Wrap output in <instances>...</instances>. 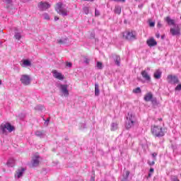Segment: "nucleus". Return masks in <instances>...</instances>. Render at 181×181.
Listing matches in <instances>:
<instances>
[{"instance_id": "nucleus-5", "label": "nucleus", "mask_w": 181, "mask_h": 181, "mask_svg": "<svg viewBox=\"0 0 181 181\" xmlns=\"http://www.w3.org/2000/svg\"><path fill=\"white\" fill-rule=\"evenodd\" d=\"M62 97H69V85L60 84L59 86Z\"/></svg>"}, {"instance_id": "nucleus-24", "label": "nucleus", "mask_w": 181, "mask_h": 181, "mask_svg": "<svg viewBox=\"0 0 181 181\" xmlns=\"http://www.w3.org/2000/svg\"><path fill=\"white\" fill-rule=\"evenodd\" d=\"M111 131H117L118 129V123H112Z\"/></svg>"}, {"instance_id": "nucleus-48", "label": "nucleus", "mask_w": 181, "mask_h": 181, "mask_svg": "<svg viewBox=\"0 0 181 181\" xmlns=\"http://www.w3.org/2000/svg\"><path fill=\"white\" fill-rule=\"evenodd\" d=\"M81 128H83V129L86 128V124H82Z\"/></svg>"}, {"instance_id": "nucleus-26", "label": "nucleus", "mask_w": 181, "mask_h": 181, "mask_svg": "<svg viewBox=\"0 0 181 181\" xmlns=\"http://www.w3.org/2000/svg\"><path fill=\"white\" fill-rule=\"evenodd\" d=\"M115 13H117V15L121 14V6H115Z\"/></svg>"}, {"instance_id": "nucleus-55", "label": "nucleus", "mask_w": 181, "mask_h": 181, "mask_svg": "<svg viewBox=\"0 0 181 181\" xmlns=\"http://www.w3.org/2000/svg\"><path fill=\"white\" fill-rule=\"evenodd\" d=\"M147 70H151V69H150V68H148Z\"/></svg>"}, {"instance_id": "nucleus-30", "label": "nucleus", "mask_w": 181, "mask_h": 181, "mask_svg": "<svg viewBox=\"0 0 181 181\" xmlns=\"http://www.w3.org/2000/svg\"><path fill=\"white\" fill-rule=\"evenodd\" d=\"M96 67H97L99 70L103 69V63H101V62H97Z\"/></svg>"}, {"instance_id": "nucleus-47", "label": "nucleus", "mask_w": 181, "mask_h": 181, "mask_svg": "<svg viewBox=\"0 0 181 181\" xmlns=\"http://www.w3.org/2000/svg\"><path fill=\"white\" fill-rule=\"evenodd\" d=\"M30 1H32V0H23V2L26 3V2H29Z\"/></svg>"}, {"instance_id": "nucleus-31", "label": "nucleus", "mask_w": 181, "mask_h": 181, "mask_svg": "<svg viewBox=\"0 0 181 181\" xmlns=\"http://www.w3.org/2000/svg\"><path fill=\"white\" fill-rule=\"evenodd\" d=\"M148 25H149V26H150L151 28H153V27H155V22H153V21L149 20V21H148Z\"/></svg>"}, {"instance_id": "nucleus-44", "label": "nucleus", "mask_w": 181, "mask_h": 181, "mask_svg": "<svg viewBox=\"0 0 181 181\" xmlns=\"http://www.w3.org/2000/svg\"><path fill=\"white\" fill-rule=\"evenodd\" d=\"M155 160H153V161H148V165H150V166H153V165H155Z\"/></svg>"}, {"instance_id": "nucleus-17", "label": "nucleus", "mask_w": 181, "mask_h": 181, "mask_svg": "<svg viewBox=\"0 0 181 181\" xmlns=\"http://www.w3.org/2000/svg\"><path fill=\"white\" fill-rule=\"evenodd\" d=\"M141 76H142L143 78H144V80H146V81H151V76L149 75L148 71H146L145 70L142 71Z\"/></svg>"}, {"instance_id": "nucleus-18", "label": "nucleus", "mask_w": 181, "mask_h": 181, "mask_svg": "<svg viewBox=\"0 0 181 181\" xmlns=\"http://www.w3.org/2000/svg\"><path fill=\"white\" fill-rule=\"evenodd\" d=\"M153 77L156 80H159V78L162 77V71H160V69L156 70L153 74Z\"/></svg>"}, {"instance_id": "nucleus-21", "label": "nucleus", "mask_w": 181, "mask_h": 181, "mask_svg": "<svg viewBox=\"0 0 181 181\" xmlns=\"http://www.w3.org/2000/svg\"><path fill=\"white\" fill-rule=\"evenodd\" d=\"M14 37L16 40H20L21 39H22V32L16 30Z\"/></svg>"}, {"instance_id": "nucleus-33", "label": "nucleus", "mask_w": 181, "mask_h": 181, "mask_svg": "<svg viewBox=\"0 0 181 181\" xmlns=\"http://www.w3.org/2000/svg\"><path fill=\"white\" fill-rule=\"evenodd\" d=\"M150 101H151L153 105H156V104L158 103L157 100H156V98H152V99Z\"/></svg>"}, {"instance_id": "nucleus-28", "label": "nucleus", "mask_w": 181, "mask_h": 181, "mask_svg": "<svg viewBox=\"0 0 181 181\" xmlns=\"http://www.w3.org/2000/svg\"><path fill=\"white\" fill-rule=\"evenodd\" d=\"M35 135L36 136H38L39 138H43V136H45V134H43L42 132L40 131H37L35 132Z\"/></svg>"}, {"instance_id": "nucleus-35", "label": "nucleus", "mask_w": 181, "mask_h": 181, "mask_svg": "<svg viewBox=\"0 0 181 181\" xmlns=\"http://www.w3.org/2000/svg\"><path fill=\"white\" fill-rule=\"evenodd\" d=\"M83 63H85V64H88L90 63V59L87 57H85L83 59Z\"/></svg>"}, {"instance_id": "nucleus-37", "label": "nucleus", "mask_w": 181, "mask_h": 181, "mask_svg": "<svg viewBox=\"0 0 181 181\" xmlns=\"http://www.w3.org/2000/svg\"><path fill=\"white\" fill-rule=\"evenodd\" d=\"M95 16H100V11L97 8L95 9Z\"/></svg>"}, {"instance_id": "nucleus-54", "label": "nucleus", "mask_w": 181, "mask_h": 181, "mask_svg": "<svg viewBox=\"0 0 181 181\" xmlns=\"http://www.w3.org/2000/svg\"><path fill=\"white\" fill-rule=\"evenodd\" d=\"M1 84H2V81L0 80V86H1Z\"/></svg>"}, {"instance_id": "nucleus-29", "label": "nucleus", "mask_w": 181, "mask_h": 181, "mask_svg": "<svg viewBox=\"0 0 181 181\" xmlns=\"http://www.w3.org/2000/svg\"><path fill=\"white\" fill-rule=\"evenodd\" d=\"M141 88L138 87L136 88L135 89L133 90V93H134V94H139V93H141Z\"/></svg>"}, {"instance_id": "nucleus-36", "label": "nucleus", "mask_w": 181, "mask_h": 181, "mask_svg": "<svg viewBox=\"0 0 181 181\" xmlns=\"http://www.w3.org/2000/svg\"><path fill=\"white\" fill-rule=\"evenodd\" d=\"M175 90H176V91H180L181 90V84L177 85L175 87Z\"/></svg>"}, {"instance_id": "nucleus-12", "label": "nucleus", "mask_w": 181, "mask_h": 181, "mask_svg": "<svg viewBox=\"0 0 181 181\" xmlns=\"http://www.w3.org/2000/svg\"><path fill=\"white\" fill-rule=\"evenodd\" d=\"M25 168H21L18 169L16 171V174H15V179H21V177H22V176H23V173H25Z\"/></svg>"}, {"instance_id": "nucleus-9", "label": "nucleus", "mask_w": 181, "mask_h": 181, "mask_svg": "<svg viewBox=\"0 0 181 181\" xmlns=\"http://www.w3.org/2000/svg\"><path fill=\"white\" fill-rule=\"evenodd\" d=\"M39 163H40V156L39 154L35 153L32 160L33 168H37V166H39Z\"/></svg>"}, {"instance_id": "nucleus-16", "label": "nucleus", "mask_w": 181, "mask_h": 181, "mask_svg": "<svg viewBox=\"0 0 181 181\" xmlns=\"http://www.w3.org/2000/svg\"><path fill=\"white\" fill-rule=\"evenodd\" d=\"M147 45L149 46V47H153V46H156L158 45V42L153 37H151L147 40Z\"/></svg>"}, {"instance_id": "nucleus-19", "label": "nucleus", "mask_w": 181, "mask_h": 181, "mask_svg": "<svg viewBox=\"0 0 181 181\" xmlns=\"http://www.w3.org/2000/svg\"><path fill=\"white\" fill-rule=\"evenodd\" d=\"M153 98V95L152 93L149 92L144 95V101L149 102Z\"/></svg>"}, {"instance_id": "nucleus-42", "label": "nucleus", "mask_w": 181, "mask_h": 181, "mask_svg": "<svg viewBox=\"0 0 181 181\" xmlns=\"http://www.w3.org/2000/svg\"><path fill=\"white\" fill-rule=\"evenodd\" d=\"M152 156H153V160H156V156H158V153H152Z\"/></svg>"}, {"instance_id": "nucleus-2", "label": "nucleus", "mask_w": 181, "mask_h": 181, "mask_svg": "<svg viewBox=\"0 0 181 181\" xmlns=\"http://www.w3.org/2000/svg\"><path fill=\"white\" fill-rule=\"evenodd\" d=\"M55 10L59 15H62V16H67V6L63 4L62 2H59L57 4V6L55 7Z\"/></svg>"}, {"instance_id": "nucleus-50", "label": "nucleus", "mask_w": 181, "mask_h": 181, "mask_svg": "<svg viewBox=\"0 0 181 181\" xmlns=\"http://www.w3.org/2000/svg\"><path fill=\"white\" fill-rule=\"evenodd\" d=\"M90 181H95V179L94 178V177H91Z\"/></svg>"}, {"instance_id": "nucleus-7", "label": "nucleus", "mask_w": 181, "mask_h": 181, "mask_svg": "<svg viewBox=\"0 0 181 181\" xmlns=\"http://www.w3.org/2000/svg\"><path fill=\"white\" fill-rule=\"evenodd\" d=\"M50 6H52V5L47 1H40L37 4V8L39 11H41L42 12L47 11V9H49Z\"/></svg>"}, {"instance_id": "nucleus-34", "label": "nucleus", "mask_w": 181, "mask_h": 181, "mask_svg": "<svg viewBox=\"0 0 181 181\" xmlns=\"http://www.w3.org/2000/svg\"><path fill=\"white\" fill-rule=\"evenodd\" d=\"M83 12H84V13H86V15H88V13H89L88 7H84L83 8Z\"/></svg>"}, {"instance_id": "nucleus-56", "label": "nucleus", "mask_w": 181, "mask_h": 181, "mask_svg": "<svg viewBox=\"0 0 181 181\" xmlns=\"http://www.w3.org/2000/svg\"><path fill=\"white\" fill-rule=\"evenodd\" d=\"M2 42H0V45H1Z\"/></svg>"}, {"instance_id": "nucleus-13", "label": "nucleus", "mask_w": 181, "mask_h": 181, "mask_svg": "<svg viewBox=\"0 0 181 181\" xmlns=\"http://www.w3.org/2000/svg\"><path fill=\"white\" fill-rule=\"evenodd\" d=\"M52 73L53 77H54V78H57V80H64V76H63V74H62V73H59L56 70H53L52 71Z\"/></svg>"}, {"instance_id": "nucleus-8", "label": "nucleus", "mask_w": 181, "mask_h": 181, "mask_svg": "<svg viewBox=\"0 0 181 181\" xmlns=\"http://www.w3.org/2000/svg\"><path fill=\"white\" fill-rule=\"evenodd\" d=\"M20 81L21 82V84H23V86H29L30 84V76L23 74L21 76Z\"/></svg>"}, {"instance_id": "nucleus-25", "label": "nucleus", "mask_w": 181, "mask_h": 181, "mask_svg": "<svg viewBox=\"0 0 181 181\" xmlns=\"http://www.w3.org/2000/svg\"><path fill=\"white\" fill-rule=\"evenodd\" d=\"M42 16L45 21H50V16L47 13H42Z\"/></svg>"}, {"instance_id": "nucleus-53", "label": "nucleus", "mask_w": 181, "mask_h": 181, "mask_svg": "<svg viewBox=\"0 0 181 181\" xmlns=\"http://www.w3.org/2000/svg\"><path fill=\"white\" fill-rule=\"evenodd\" d=\"M153 170H154L153 168H150V172L152 173V172H153Z\"/></svg>"}, {"instance_id": "nucleus-27", "label": "nucleus", "mask_w": 181, "mask_h": 181, "mask_svg": "<svg viewBox=\"0 0 181 181\" xmlns=\"http://www.w3.org/2000/svg\"><path fill=\"white\" fill-rule=\"evenodd\" d=\"M35 110L37 111H43V110H45V107L42 105H38L35 107Z\"/></svg>"}, {"instance_id": "nucleus-22", "label": "nucleus", "mask_w": 181, "mask_h": 181, "mask_svg": "<svg viewBox=\"0 0 181 181\" xmlns=\"http://www.w3.org/2000/svg\"><path fill=\"white\" fill-rule=\"evenodd\" d=\"M114 60L117 64V66H120L121 65V57L118 55H115L114 57Z\"/></svg>"}, {"instance_id": "nucleus-32", "label": "nucleus", "mask_w": 181, "mask_h": 181, "mask_svg": "<svg viewBox=\"0 0 181 181\" xmlns=\"http://www.w3.org/2000/svg\"><path fill=\"white\" fill-rule=\"evenodd\" d=\"M67 42V39H60L58 40V42L61 45H63L64 43H66Z\"/></svg>"}, {"instance_id": "nucleus-15", "label": "nucleus", "mask_w": 181, "mask_h": 181, "mask_svg": "<svg viewBox=\"0 0 181 181\" xmlns=\"http://www.w3.org/2000/svg\"><path fill=\"white\" fill-rule=\"evenodd\" d=\"M21 67H30L32 62L29 59H23L21 62Z\"/></svg>"}, {"instance_id": "nucleus-10", "label": "nucleus", "mask_w": 181, "mask_h": 181, "mask_svg": "<svg viewBox=\"0 0 181 181\" xmlns=\"http://www.w3.org/2000/svg\"><path fill=\"white\" fill-rule=\"evenodd\" d=\"M167 81L169 84H177L179 83V78L176 76L168 75L167 76Z\"/></svg>"}, {"instance_id": "nucleus-23", "label": "nucleus", "mask_w": 181, "mask_h": 181, "mask_svg": "<svg viewBox=\"0 0 181 181\" xmlns=\"http://www.w3.org/2000/svg\"><path fill=\"white\" fill-rule=\"evenodd\" d=\"M95 95L98 97L100 95V88L98 83H95Z\"/></svg>"}, {"instance_id": "nucleus-43", "label": "nucleus", "mask_w": 181, "mask_h": 181, "mask_svg": "<svg viewBox=\"0 0 181 181\" xmlns=\"http://www.w3.org/2000/svg\"><path fill=\"white\" fill-rule=\"evenodd\" d=\"M5 4H12V0H3Z\"/></svg>"}, {"instance_id": "nucleus-45", "label": "nucleus", "mask_w": 181, "mask_h": 181, "mask_svg": "<svg viewBox=\"0 0 181 181\" xmlns=\"http://www.w3.org/2000/svg\"><path fill=\"white\" fill-rule=\"evenodd\" d=\"M157 28H162V23H160V21H158L157 23Z\"/></svg>"}, {"instance_id": "nucleus-14", "label": "nucleus", "mask_w": 181, "mask_h": 181, "mask_svg": "<svg viewBox=\"0 0 181 181\" xmlns=\"http://www.w3.org/2000/svg\"><path fill=\"white\" fill-rule=\"evenodd\" d=\"M164 21L168 23L169 26H176V23L174 19H171L170 16H167L164 18Z\"/></svg>"}, {"instance_id": "nucleus-4", "label": "nucleus", "mask_w": 181, "mask_h": 181, "mask_svg": "<svg viewBox=\"0 0 181 181\" xmlns=\"http://www.w3.org/2000/svg\"><path fill=\"white\" fill-rule=\"evenodd\" d=\"M8 132H12L13 131H15V127L8 122L1 124L0 126V132L1 134H6L8 132Z\"/></svg>"}, {"instance_id": "nucleus-52", "label": "nucleus", "mask_w": 181, "mask_h": 181, "mask_svg": "<svg viewBox=\"0 0 181 181\" xmlns=\"http://www.w3.org/2000/svg\"><path fill=\"white\" fill-rule=\"evenodd\" d=\"M113 1H122V2H125V0H113Z\"/></svg>"}, {"instance_id": "nucleus-1", "label": "nucleus", "mask_w": 181, "mask_h": 181, "mask_svg": "<svg viewBox=\"0 0 181 181\" xmlns=\"http://www.w3.org/2000/svg\"><path fill=\"white\" fill-rule=\"evenodd\" d=\"M151 134L158 138H160L165 136V132H163L162 127L156 125L151 127Z\"/></svg>"}, {"instance_id": "nucleus-11", "label": "nucleus", "mask_w": 181, "mask_h": 181, "mask_svg": "<svg viewBox=\"0 0 181 181\" xmlns=\"http://www.w3.org/2000/svg\"><path fill=\"white\" fill-rule=\"evenodd\" d=\"M170 32L173 36H177L180 35V28H179V25L177 24L170 29Z\"/></svg>"}, {"instance_id": "nucleus-49", "label": "nucleus", "mask_w": 181, "mask_h": 181, "mask_svg": "<svg viewBox=\"0 0 181 181\" xmlns=\"http://www.w3.org/2000/svg\"><path fill=\"white\" fill-rule=\"evenodd\" d=\"M58 20H59V17L55 16V17H54V21H57Z\"/></svg>"}, {"instance_id": "nucleus-40", "label": "nucleus", "mask_w": 181, "mask_h": 181, "mask_svg": "<svg viewBox=\"0 0 181 181\" xmlns=\"http://www.w3.org/2000/svg\"><path fill=\"white\" fill-rule=\"evenodd\" d=\"M125 177H124V179H128L129 176V171H126L125 172Z\"/></svg>"}, {"instance_id": "nucleus-20", "label": "nucleus", "mask_w": 181, "mask_h": 181, "mask_svg": "<svg viewBox=\"0 0 181 181\" xmlns=\"http://www.w3.org/2000/svg\"><path fill=\"white\" fill-rule=\"evenodd\" d=\"M6 165L8 168H13L15 166V159L10 158L6 163Z\"/></svg>"}, {"instance_id": "nucleus-6", "label": "nucleus", "mask_w": 181, "mask_h": 181, "mask_svg": "<svg viewBox=\"0 0 181 181\" xmlns=\"http://www.w3.org/2000/svg\"><path fill=\"white\" fill-rule=\"evenodd\" d=\"M123 37L127 40H135L136 34L134 31H126L123 33Z\"/></svg>"}, {"instance_id": "nucleus-46", "label": "nucleus", "mask_w": 181, "mask_h": 181, "mask_svg": "<svg viewBox=\"0 0 181 181\" xmlns=\"http://www.w3.org/2000/svg\"><path fill=\"white\" fill-rule=\"evenodd\" d=\"M156 37H157V39H159V37H160V34L156 33Z\"/></svg>"}, {"instance_id": "nucleus-39", "label": "nucleus", "mask_w": 181, "mask_h": 181, "mask_svg": "<svg viewBox=\"0 0 181 181\" xmlns=\"http://www.w3.org/2000/svg\"><path fill=\"white\" fill-rule=\"evenodd\" d=\"M66 67L71 68L73 66V64H71V62H66Z\"/></svg>"}, {"instance_id": "nucleus-41", "label": "nucleus", "mask_w": 181, "mask_h": 181, "mask_svg": "<svg viewBox=\"0 0 181 181\" xmlns=\"http://www.w3.org/2000/svg\"><path fill=\"white\" fill-rule=\"evenodd\" d=\"M49 122H50V118H47L45 122V125H49Z\"/></svg>"}, {"instance_id": "nucleus-3", "label": "nucleus", "mask_w": 181, "mask_h": 181, "mask_svg": "<svg viewBox=\"0 0 181 181\" xmlns=\"http://www.w3.org/2000/svg\"><path fill=\"white\" fill-rule=\"evenodd\" d=\"M135 124V115L132 112H128L126 117V128L129 129Z\"/></svg>"}, {"instance_id": "nucleus-38", "label": "nucleus", "mask_w": 181, "mask_h": 181, "mask_svg": "<svg viewBox=\"0 0 181 181\" xmlns=\"http://www.w3.org/2000/svg\"><path fill=\"white\" fill-rule=\"evenodd\" d=\"M171 181H180L179 180V179L177 178V177L174 176L171 177Z\"/></svg>"}, {"instance_id": "nucleus-51", "label": "nucleus", "mask_w": 181, "mask_h": 181, "mask_svg": "<svg viewBox=\"0 0 181 181\" xmlns=\"http://www.w3.org/2000/svg\"><path fill=\"white\" fill-rule=\"evenodd\" d=\"M84 1H89L90 2H94V0H84Z\"/></svg>"}]
</instances>
